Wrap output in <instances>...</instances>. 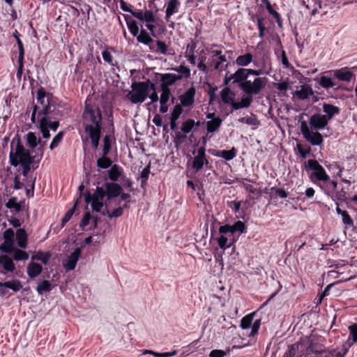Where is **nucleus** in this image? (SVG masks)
<instances>
[{
	"label": "nucleus",
	"mask_w": 357,
	"mask_h": 357,
	"mask_svg": "<svg viewBox=\"0 0 357 357\" xmlns=\"http://www.w3.org/2000/svg\"><path fill=\"white\" fill-rule=\"evenodd\" d=\"M11 151L9 154L10 163L13 167L18 165L22 166V175L26 176L31 171V165L33 163L34 157L30 155L28 149H26L22 144L20 139L14 137L11 142Z\"/></svg>",
	"instance_id": "nucleus-1"
},
{
	"label": "nucleus",
	"mask_w": 357,
	"mask_h": 357,
	"mask_svg": "<svg viewBox=\"0 0 357 357\" xmlns=\"http://www.w3.org/2000/svg\"><path fill=\"white\" fill-rule=\"evenodd\" d=\"M248 73L247 68H238L234 74L231 75V78H234L233 83L238 84L239 88L246 95H258L266 86L268 82L266 77H256L253 82L248 80Z\"/></svg>",
	"instance_id": "nucleus-2"
},
{
	"label": "nucleus",
	"mask_w": 357,
	"mask_h": 357,
	"mask_svg": "<svg viewBox=\"0 0 357 357\" xmlns=\"http://www.w3.org/2000/svg\"><path fill=\"white\" fill-rule=\"evenodd\" d=\"M51 109V105H47L44 109H39V107L34 104L33 102L32 106V114L31 116V121L33 123H36V119L45 118L47 122V127L48 129H51L53 131H56L59 126V119L64 116V110H66V114L68 112V109L66 107H56L52 106Z\"/></svg>",
	"instance_id": "nucleus-3"
},
{
	"label": "nucleus",
	"mask_w": 357,
	"mask_h": 357,
	"mask_svg": "<svg viewBox=\"0 0 357 357\" xmlns=\"http://www.w3.org/2000/svg\"><path fill=\"white\" fill-rule=\"evenodd\" d=\"M82 119L85 132L102 131V114L98 105L86 100Z\"/></svg>",
	"instance_id": "nucleus-4"
},
{
	"label": "nucleus",
	"mask_w": 357,
	"mask_h": 357,
	"mask_svg": "<svg viewBox=\"0 0 357 357\" xmlns=\"http://www.w3.org/2000/svg\"><path fill=\"white\" fill-rule=\"evenodd\" d=\"M149 79L145 82H133L132 91H129L126 98L133 104L142 103L149 96Z\"/></svg>",
	"instance_id": "nucleus-5"
},
{
	"label": "nucleus",
	"mask_w": 357,
	"mask_h": 357,
	"mask_svg": "<svg viewBox=\"0 0 357 357\" xmlns=\"http://www.w3.org/2000/svg\"><path fill=\"white\" fill-rule=\"evenodd\" d=\"M306 169L311 170L310 179L314 183L322 182L326 183L330 181V176L326 173L325 169L314 159H310L305 166Z\"/></svg>",
	"instance_id": "nucleus-6"
},
{
	"label": "nucleus",
	"mask_w": 357,
	"mask_h": 357,
	"mask_svg": "<svg viewBox=\"0 0 357 357\" xmlns=\"http://www.w3.org/2000/svg\"><path fill=\"white\" fill-rule=\"evenodd\" d=\"M13 258L7 255H1L0 256V264L6 272L13 273L15 270V265L13 259L15 261L26 260L29 259V254L21 249L15 248L13 251Z\"/></svg>",
	"instance_id": "nucleus-7"
},
{
	"label": "nucleus",
	"mask_w": 357,
	"mask_h": 357,
	"mask_svg": "<svg viewBox=\"0 0 357 357\" xmlns=\"http://www.w3.org/2000/svg\"><path fill=\"white\" fill-rule=\"evenodd\" d=\"M105 197L103 187H96L95 192L91 195L89 191L84 194V199L87 204L91 203L92 210L96 212H100L105 204L103 199Z\"/></svg>",
	"instance_id": "nucleus-8"
},
{
	"label": "nucleus",
	"mask_w": 357,
	"mask_h": 357,
	"mask_svg": "<svg viewBox=\"0 0 357 357\" xmlns=\"http://www.w3.org/2000/svg\"><path fill=\"white\" fill-rule=\"evenodd\" d=\"M37 102L42 106L40 109H44L47 105H53V107H63L66 104L59 101L57 98L53 96L52 93H47L43 86H40L37 91ZM51 106V109H52Z\"/></svg>",
	"instance_id": "nucleus-9"
},
{
	"label": "nucleus",
	"mask_w": 357,
	"mask_h": 357,
	"mask_svg": "<svg viewBox=\"0 0 357 357\" xmlns=\"http://www.w3.org/2000/svg\"><path fill=\"white\" fill-rule=\"evenodd\" d=\"M301 132L305 140L312 146H319L324 142L321 134L317 130L311 131L307 123L305 121L301 122Z\"/></svg>",
	"instance_id": "nucleus-10"
},
{
	"label": "nucleus",
	"mask_w": 357,
	"mask_h": 357,
	"mask_svg": "<svg viewBox=\"0 0 357 357\" xmlns=\"http://www.w3.org/2000/svg\"><path fill=\"white\" fill-rule=\"evenodd\" d=\"M219 234L220 236L217 239V241L219 247L223 250L231 247L236 241L234 238L229 239L226 236V235H228L229 237L234 236L231 226L228 224L220 227Z\"/></svg>",
	"instance_id": "nucleus-11"
},
{
	"label": "nucleus",
	"mask_w": 357,
	"mask_h": 357,
	"mask_svg": "<svg viewBox=\"0 0 357 357\" xmlns=\"http://www.w3.org/2000/svg\"><path fill=\"white\" fill-rule=\"evenodd\" d=\"M255 314V312L248 314L243 317L241 321L240 326L243 329H248L252 326L251 332L248 335L249 337H254L255 335L258 334L261 323V319H259L255 320L252 325Z\"/></svg>",
	"instance_id": "nucleus-12"
},
{
	"label": "nucleus",
	"mask_w": 357,
	"mask_h": 357,
	"mask_svg": "<svg viewBox=\"0 0 357 357\" xmlns=\"http://www.w3.org/2000/svg\"><path fill=\"white\" fill-rule=\"evenodd\" d=\"M103 188L106 197V201L105 202L106 206L109 205V203L112 199L119 197L123 191L121 185L114 182H106Z\"/></svg>",
	"instance_id": "nucleus-13"
},
{
	"label": "nucleus",
	"mask_w": 357,
	"mask_h": 357,
	"mask_svg": "<svg viewBox=\"0 0 357 357\" xmlns=\"http://www.w3.org/2000/svg\"><path fill=\"white\" fill-rule=\"evenodd\" d=\"M325 74L333 75L337 80L346 82H350L355 76L354 73L348 67L328 70Z\"/></svg>",
	"instance_id": "nucleus-14"
},
{
	"label": "nucleus",
	"mask_w": 357,
	"mask_h": 357,
	"mask_svg": "<svg viewBox=\"0 0 357 357\" xmlns=\"http://www.w3.org/2000/svg\"><path fill=\"white\" fill-rule=\"evenodd\" d=\"M206 149L204 147H199L197 150V155L194 158L192 167L196 172L201 170L204 165H208L209 162L206 157Z\"/></svg>",
	"instance_id": "nucleus-15"
},
{
	"label": "nucleus",
	"mask_w": 357,
	"mask_h": 357,
	"mask_svg": "<svg viewBox=\"0 0 357 357\" xmlns=\"http://www.w3.org/2000/svg\"><path fill=\"white\" fill-rule=\"evenodd\" d=\"M22 288V284L20 280L13 279L4 282H0V295L5 296L8 294V289H12L14 292L19 291Z\"/></svg>",
	"instance_id": "nucleus-16"
},
{
	"label": "nucleus",
	"mask_w": 357,
	"mask_h": 357,
	"mask_svg": "<svg viewBox=\"0 0 357 357\" xmlns=\"http://www.w3.org/2000/svg\"><path fill=\"white\" fill-rule=\"evenodd\" d=\"M328 123V121L327 120L325 115L320 114H314L311 116L309 124L310 128L313 130H319L324 129Z\"/></svg>",
	"instance_id": "nucleus-17"
},
{
	"label": "nucleus",
	"mask_w": 357,
	"mask_h": 357,
	"mask_svg": "<svg viewBox=\"0 0 357 357\" xmlns=\"http://www.w3.org/2000/svg\"><path fill=\"white\" fill-rule=\"evenodd\" d=\"M333 75H324L317 80L319 84L325 89H334L335 90L344 89L342 84H337L332 77Z\"/></svg>",
	"instance_id": "nucleus-18"
},
{
	"label": "nucleus",
	"mask_w": 357,
	"mask_h": 357,
	"mask_svg": "<svg viewBox=\"0 0 357 357\" xmlns=\"http://www.w3.org/2000/svg\"><path fill=\"white\" fill-rule=\"evenodd\" d=\"M196 94V89L195 86H191L185 92L180 96L179 100L181 105L185 107H190L194 104L195 96Z\"/></svg>",
	"instance_id": "nucleus-19"
},
{
	"label": "nucleus",
	"mask_w": 357,
	"mask_h": 357,
	"mask_svg": "<svg viewBox=\"0 0 357 357\" xmlns=\"http://www.w3.org/2000/svg\"><path fill=\"white\" fill-rule=\"evenodd\" d=\"M182 79L181 75H178L173 73H165L161 75V89H170L169 86L174 84L177 81Z\"/></svg>",
	"instance_id": "nucleus-20"
},
{
	"label": "nucleus",
	"mask_w": 357,
	"mask_h": 357,
	"mask_svg": "<svg viewBox=\"0 0 357 357\" xmlns=\"http://www.w3.org/2000/svg\"><path fill=\"white\" fill-rule=\"evenodd\" d=\"M81 255L80 248H76L68 257V259L63 263V266L67 271H72L75 268L79 257Z\"/></svg>",
	"instance_id": "nucleus-21"
},
{
	"label": "nucleus",
	"mask_w": 357,
	"mask_h": 357,
	"mask_svg": "<svg viewBox=\"0 0 357 357\" xmlns=\"http://www.w3.org/2000/svg\"><path fill=\"white\" fill-rule=\"evenodd\" d=\"M150 33H149L146 29L142 28L140 31L137 36V41L139 43L144 44L145 45H149L151 50H153V48L151 47V44L154 42L153 39L151 37Z\"/></svg>",
	"instance_id": "nucleus-22"
},
{
	"label": "nucleus",
	"mask_w": 357,
	"mask_h": 357,
	"mask_svg": "<svg viewBox=\"0 0 357 357\" xmlns=\"http://www.w3.org/2000/svg\"><path fill=\"white\" fill-rule=\"evenodd\" d=\"M123 175V169L116 164L112 165L111 169L108 171L109 178L114 183H116V181H118L120 178H122Z\"/></svg>",
	"instance_id": "nucleus-23"
},
{
	"label": "nucleus",
	"mask_w": 357,
	"mask_h": 357,
	"mask_svg": "<svg viewBox=\"0 0 357 357\" xmlns=\"http://www.w3.org/2000/svg\"><path fill=\"white\" fill-rule=\"evenodd\" d=\"M42 272V265L34 261L30 262L26 267L27 275L31 279L38 277Z\"/></svg>",
	"instance_id": "nucleus-24"
},
{
	"label": "nucleus",
	"mask_w": 357,
	"mask_h": 357,
	"mask_svg": "<svg viewBox=\"0 0 357 357\" xmlns=\"http://www.w3.org/2000/svg\"><path fill=\"white\" fill-rule=\"evenodd\" d=\"M181 3L178 0H169L167 3V7L165 11V20L168 22L171 16L178 11Z\"/></svg>",
	"instance_id": "nucleus-25"
},
{
	"label": "nucleus",
	"mask_w": 357,
	"mask_h": 357,
	"mask_svg": "<svg viewBox=\"0 0 357 357\" xmlns=\"http://www.w3.org/2000/svg\"><path fill=\"white\" fill-rule=\"evenodd\" d=\"M322 109L323 112L326 113L324 115L328 121L334 116L339 114L340 112V108L339 107L328 103H324Z\"/></svg>",
	"instance_id": "nucleus-26"
},
{
	"label": "nucleus",
	"mask_w": 357,
	"mask_h": 357,
	"mask_svg": "<svg viewBox=\"0 0 357 357\" xmlns=\"http://www.w3.org/2000/svg\"><path fill=\"white\" fill-rule=\"evenodd\" d=\"M314 91L310 85L303 84L301 86V89L295 91V96L300 100H305L309 96H312Z\"/></svg>",
	"instance_id": "nucleus-27"
},
{
	"label": "nucleus",
	"mask_w": 357,
	"mask_h": 357,
	"mask_svg": "<svg viewBox=\"0 0 357 357\" xmlns=\"http://www.w3.org/2000/svg\"><path fill=\"white\" fill-rule=\"evenodd\" d=\"M123 17L127 24L128 29L130 31V33L134 36L137 37L138 36L140 30L138 26L137 22L132 19V17L128 15H123Z\"/></svg>",
	"instance_id": "nucleus-28"
},
{
	"label": "nucleus",
	"mask_w": 357,
	"mask_h": 357,
	"mask_svg": "<svg viewBox=\"0 0 357 357\" xmlns=\"http://www.w3.org/2000/svg\"><path fill=\"white\" fill-rule=\"evenodd\" d=\"M16 239L17 245L20 248H26L27 246L28 234L24 229L20 228L16 231Z\"/></svg>",
	"instance_id": "nucleus-29"
},
{
	"label": "nucleus",
	"mask_w": 357,
	"mask_h": 357,
	"mask_svg": "<svg viewBox=\"0 0 357 357\" xmlns=\"http://www.w3.org/2000/svg\"><path fill=\"white\" fill-rule=\"evenodd\" d=\"M222 123L220 117L218 116L216 119L208 121L206 122V130L208 132L213 133L218 130Z\"/></svg>",
	"instance_id": "nucleus-30"
},
{
	"label": "nucleus",
	"mask_w": 357,
	"mask_h": 357,
	"mask_svg": "<svg viewBox=\"0 0 357 357\" xmlns=\"http://www.w3.org/2000/svg\"><path fill=\"white\" fill-rule=\"evenodd\" d=\"M51 253L50 252L38 251L36 255L31 256L32 261H40L43 264H47L51 258Z\"/></svg>",
	"instance_id": "nucleus-31"
},
{
	"label": "nucleus",
	"mask_w": 357,
	"mask_h": 357,
	"mask_svg": "<svg viewBox=\"0 0 357 357\" xmlns=\"http://www.w3.org/2000/svg\"><path fill=\"white\" fill-rule=\"evenodd\" d=\"M199 121L195 122V120L188 119L183 122L181 129L184 134H188L192 130L195 126H199Z\"/></svg>",
	"instance_id": "nucleus-32"
},
{
	"label": "nucleus",
	"mask_w": 357,
	"mask_h": 357,
	"mask_svg": "<svg viewBox=\"0 0 357 357\" xmlns=\"http://www.w3.org/2000/svg\"><path fill=\"white\" fill-rule=\"evenodd\" d=\"M100 212L103 215H107L110 219H112L114 218H118L121 216L123 213V208L119 206L116 208H115L112 211H110L107 208V206H105V208Z\"/></svg>",
	"instance_id": "nucleus-33"
},
{
	"label": "nucleus",
	"mask_w": 357,
	"mask_h": 357,
	"mask_svg": "<svg viewBox=\"0 0 357 357\" xmlns=\"http://www.w3.org/2000/svg\"><path fill=\"white\" fill-rule=\"evenodd\" d=\"M253 59V56L251 53H246L245 54L238 56L236 59V63L238 66H247Z\"/></svg>",
	"instance_id": "nucleus-34"
},
{
	"label": "nucleus",
	"mask_w": 357,
	"mask_h": 357,
	"mask_svg": "<svg viewBox=\"0 0 357 357\" xmlns=\"http://www.w3.org/2000/svg\"><path fill=\"white\" fill-rule=\"evenodd\" d=\"M91 139V146L94 149H97L99 146V142L101 138L102 131L85 132Z\"/></svg>",
	"instance_id": "nucleus-35"
},
{
	"label": "nucleus",
	"mask_w": 357,
	"mask_h": 357,
	"mask_svg": "<svg viewBox=\"0 0 357 357\" xmlns=\"http://www.w3.org/2000/svg\"><path fill=\"white\" fill-rule=\"evenodd\" d=\"M36 123L38 124V128L45 139H48L50 137V129L47 127V122L45 118L36 119Z\"/></svg>",
	"instance_id": "nucleus-36"
},
{
	"label": "nucleus",
	"mask_w": 357,
	"mask_h": 357,
	"mask_svg": "<svg viewBox=\"0 0 357 357\" xmlns=\"http://www.w3.org/2000/svg\"><path fill=\"white\" fill-rule=\"evenodd\" d=\"M307 349L315 354V357H327L328 356V349H318L313 342L310 343Z\"/></svg>",
	"instance_id": "nucleus-37"
},
{
	"label": "nucleus",
	"mask_w": 357,
	"mask_h": 357,
	"mask_svg": "<svg viewBox=\"0 0 357 357\" xmlns=\"http://www.w3.org/2000/svg\"><path fill=\"white\" fill-rule=\"evenodd\" d=\"M52 286L49 280H43L41 282L38 283L36 287V291L39 294L44 292H49L52 290Z\"/></svg>",
	"instance_id": "nucleus-38"
},
{
	"label": "nucleus",
	"mask_w": 357,
	"mask_h": 357,
	"mask_svg": "<svg viewBox=\"0 0 357 357\" xmlns=\"http://www.w3.org/2000/svg\"><path fill=\"white\" fill-rule=\"evenodd\" d=\"M220 96L222 102L225 104H229L230 102H231V100L234 96V93L229 87H225L222 90Z\"/></svg>",
	"instance_id": "nucleus-39"
},
{
	"label": "nucleus",
	"mask_w": 357,
	"mask_h": 357,
	"mask_svg": "<svg viewBox=\"0 0 357 357\" xmlns=\"http://www.w3.org/2000/svg\"><path fill=\"white\" fill-rule=\"evenodd\" d=\"M6 208L13 209L15 213H19L22 211L21 205L17 202L16 197H10L6 204Z\"/></svg>",
	"instance_id": "nucleus-40"
},
{
	"label": "nucleus",
	"mask_w": 357,
	"mask_h": 357,
	"mask_svg": "<svg viewBox=\"0 0 357 357\" xmlns=\"http://www.w3.org/2000/svg\"><path fill=\"white\" fill-rule=\"evenodd\" d=\"M27 144L31 149H34L41 142L40 138H38L34 132H29L27 134Z\"/></svg>",
	"instance_id": "nucleus-41"
},
{
	"label": "nucleus",
	"mask_w": 357,
	"mask_h": 357,
	"mask_svg": "<svg viewBox=\"0 0 357 357\" xmlns=\"http://www.w3.org/2000/svg\"><path fill=\"white\" fill-rule=\"evenodd\" d=\"M237 150L232 147L230 150H222L220 151V157L224 158L226 160H231L236 156Z\"/></svg>",
	"instance_id": "nucleus-42"
},
{
	"label": "nucleus",
	"mask_w": 357,
	"mask_h": 357,
	"mask_svg": "<svg viewBox=\"0 0 357 357\" xmlns=\"http://www.w3.org/2000/svg\"><path fill=\"white\" fill-rule=\"evenodd\" d=\"M172 69L173 70L178 73L180 74L179 75L182 76V78L184 77V78L188 79L190 77V68L183 64H181L180 66L175 67V68H172Z\"/></svg>",
	"instance_id": "nucleus-43"
},
{
	"label": "nucleus",
	"mask_w": 357,
	"mask_h": 357,
	"mask_svg": "<svg viewBox=\"0 0 357 357\" xmlns=\"http://www.w3.org/2000/svg\"><path fill=\"white\" fill-rule=\"evenodd\" d=\"M15 249L13 242L3 241L0 245V250L6 254H11Z\"/></svg>",
	"instance_id": "nucleus-44"
},
{
	"label": "nucleus",
	"mask_w": 357,
	"mask_h": 357,
	"mask_svg": "<svg viewBox=\"0 0 357 357\" xmlns=\"http://www.w3.org/2000/svg\"><path fill=\"white\" fill-rule=\"evenodd\" d=\"M296 148L298 151L303 158H306L311 152V148L307 145H303L301 143H297Z\"/></svg>",
	"instance_id": "nucleus-45"
},
{
	"label": "nucleus",
	"mask_w": 357,
	"mask_h": 357,
	"mask_svg": "<svg viewBox=\"0 0 357 357\" xmlns=\"http://www.w3.org/2000/svg\"><path fill=\"white\" fill-rule=\"evenodd\" d=\"M112 165V160L108 157H100L97 160V166L100 169H107Z\"/></svg>",
	"instance_id": "nucleus-46"
},
{
	"label": "nucleus",
	"mask_w": 357,
	"mask_h": 357,
	"mask_svg": "<svg viewBox=\"0 0 357 357\" xmlns=\"http://www.w3.org/2000/svg\"><path fill=\"white\" fill-rule=\"evenodd\" d=\"M13 36L16 39V42L17 44L18 51H19L18 56H24L25 52H24L23 43L20 39V36H21L20 33L17 30H15L13 32Z\"/></svg>",
	"instance_id": "nucleus-47"
},
{
	"label": "nucleus",
	"mask_w": 357,
	"mask_h": 357,
	"mask_svg": "<svg viewBox=\"0 0 357 357\" xmlns=\"http://www.w3.org/2000/svg\"><path fill=\"white\" fill-rule=\"evenodd\" d=\"M64 134V131H60L53 137L52 142L50 145V149L51 150H53L54 149L58 146L59 143L62 141Z\"/></svg>",
	"instance_id": "nucleus-48"
},
{
	"label": "nucleus",
	"mask_w": 357,
	"mask_h": 357,
	"mask_svg": "<svg viewBox=\"0 0 357 357\" xmlns=\"http://www.w3.org/2000/svg\"><path fill=\"white\" fill-rule=\"evenodd\" d=\"M231 226L233 234H234L235 232H236V231H238L241 234L246 232L247 227L245 226V224L241 220H238L233 225H231Z\"/></svg>",
	"instance_id": "nucleus-49"
},
{
	"label": "nucleus",
	"mask_w": 357,
	"mask_h": 357,
	"mask_svg": "<svg viewBox=\"0 0 357 357\" xmlns=\"http://www.w3.org/2000/svg\"><path fill=\"white\" fill-rule=\"evenodd\" d=\"M349 335L348 340H352L351 342L357 343V324H353L349 326Z\"/></svg>",
	"instance_id": "nucleus-50"
},
{
	"label": "nucleus",
	"mask_w": 357,
	"mask_h": 357,
	"mask_svg": "<svg viewBox=\"0 0 357 357\" xmlns=\"http://www.w3.org/2000/svg\"><path fill=\"white\" fill-rule=\"evenodd\" d=\"M78 200H79V199H77V201L75 202L73 207L71 208L70 209H69L66 212V213L65 214L63 218H62L61 223H62L63 226L70 220L71 217L73 216V213H75V208H76V206L77 205Z\"/></svg>",
	"instance_id": "nucleus-51"
},
{
	"label": "nucleus",
	"mask_w": 357,
	"mask_h": 357,
	"mask_svg": "<svg viewBox=\"0 0 357 357\" xmlns=\"http://www.w3.org/2000/svg\"><path fill=\"white\" fill-rule=\"evenodd\" d=\"M3 238L5 241H10L15 243V232L13 229L8 228L3 233Z\"/></svg>",
	"instance_id": "nucleus-52"
},
{
	"label": "nucleus",
	"mask_w": 357,
	"mask_h": 357,
	"mask_svg": "<svg viewBox=\"0 0 357 357\" xmlns=\"http://www.w3.org/2000/svg\"><path fill=\"white\" fill-rule=\"evenodd\" d=\"M182 107L180 104H176L173 108L170 118L178 120L183 111Z\"/></svg>",
	"instance_id": "nucleus-53"
},
{
	"label": "nucleus",
	"mask_w": 357,
	"mask_h": 357,
	"mask_svg": "<svg viewBox=\"0 0 357 357\" xmlns=\"http://www.w3.org/2000/svg\"><path fill=\"white\" fill-rule=\"evenodd\" d=\"M341 217L344 225H347L348 227H354V221L347 211L342 213Z\"/></svg>",
	"instance_id": "nucleus-54"
},
{
	"label": "nucleus",
	"mask_w": 357,
	"mask_h": 357,
	"mask_svg": "<svg viewBox=\"0 0 357 357\" xmlns=\"http://www.w3.org/2000/svg\"><path fill=\"white\" fill-rule=\"evenodd\" d=\"M24 56H18V59H17L18 68H17V73H16V77L17 79H21V77L22 75L23 70H24Z\"/></svg>",
	"instance_id": "nucleus-55"
},
{
	"label": "nucleus",
	"mask_w": 357,
	"mask_h": 357,
	"mask_svg": "<svg viewBox=\"0 0 357 357\" xmlns=\"http://www.w3.org/2000/svg\"><path fill=\"white\" fill-rule=\"evenodd\" d=\"M156 45L158 49L155 50V52H160L164 55L167 54L168 47L164 41L162 40H156Z\"/></svg>",
	"instance_id": "nucleus-56"
},
{
	"label": "nucleus",
	"mask_w": 357,
	"mask_h": 357,
	"mask_svg": "<svg viewBox=\"0 0 357 357\" xmlns=\"http://www.w3.org/2000/svg\"><path fill=\"white\" fill-rule=\"evenodd\" d=\"M257 27L259 30V37L260 38H264V31H266V26H264L263 22L264 18L263 17H257Z\"/></svg>",
	"instance_id": "nucleus-57"
},
{
	"label": "nucleus",
	"mask_w": 357,
	"mask_h": 357,
	"mask_svg": "<svg viewBox=\"0 0 357 357\" xmlns=\"http://www.w3.org/2000/svg\"><path fill=\"white\" fill-rule=\"evenodd\" d=\"M268 13L271 15H272V17L275 19L276 23L278 24V26L280 28H282V19L280 14L277 10H275L274 8Z\"/></svg>",
	"instance_id": "nucleus-58"
},
{
	"label": "nucleus",
	"mask_w": 357,
	"mask_h": 357,
	"mask_svg": "<svg viewBox=\"0 0 357 357\" xmlns=\"http://www.w3.org/2000/svg\"><path fill=\"white\" fill-rule=\"evenodd\" d=\"M162 93L160 95V103H167L171 96L170 89H161Z\"/></svg>",
	"instance_id": "nucleus-59"
},
{
	"label": "nucleus",
	"mask_w": 357,
	"mask_h": 357,
	"mask_svg": "<svg viewBox=\"0 0 357 357\" xmlns=\"http://www.w3.org/2000/svg\"><path fill=\"white\" fill-rule=\"evenodd\" d=\"M354 343L351 342L349 340H347L342 347V350L338 351L340 353V355L342 357H345L347 353L349 352V349L353 346Z\"/></svg>",
	"instance_id": "nucleus-60"
},
{
	"label": "nucleus",
	"mask_w": 357,
	"mask_h": 357,
	"mask_svg": "<svg viewBox=\"0 0 357 357\" xmlns=\"http://www.w3.org/2000/svg\"><path fill=\"white\" fill-rule=\"evenodd\" d=\"M143 21L146 22H155V18L153 14V12L149 10H146L144 12Z\"/></svg>",
	"instance_id": "nucleus-61"
},
{
	"label": "nucleus",
	"mask_w": 357,
	"mask_h": 357,
	"mask_svg": "<svg viewBox=\"0 0 357 357\" xmlns=\"http://www.w3.org/2000/svg\"><path fill=\"white\" fill-rule=\"evenodd\" d=\"M91 219V215L90 212H86L84 215V217L79 224V227L84 229L89 223Z\"/></svg>",
	"instance_id": "nucleus-62"
},
{
	"label": "nucleus",
	"mask_w": 357,
	"mask_h": 357,
	"mask_svg": "<svg viewBox=\"0 0 357 357\" xmlns=\"http://www.w3.org/2000/svg\"><path fill=\"white\" fill-rule=\"evenodd\" d=\"M252 96V95H247L245 97L241 98L240 102L243 108H247L250 107L253 100Z\"/></svg>",
	"instance_id": "nucleus-63"
},
{
	"label": "nucleus",
	"mask_w": 357,
	"mask_h": 357,
	"mask_svg": "<svg viewBox=\"0 0 357 357\" xmlns=\"http://www.w3.org/2000/svg\"><path fill=\"white\" fill-rule=\"evenodd\" d=\"M227 206L232 209V211L236 213L239 211L241 202L238 201H231L227 202Z\"/></svg>",
	"instance_id": "nucleus-64"
}]
</instances>
